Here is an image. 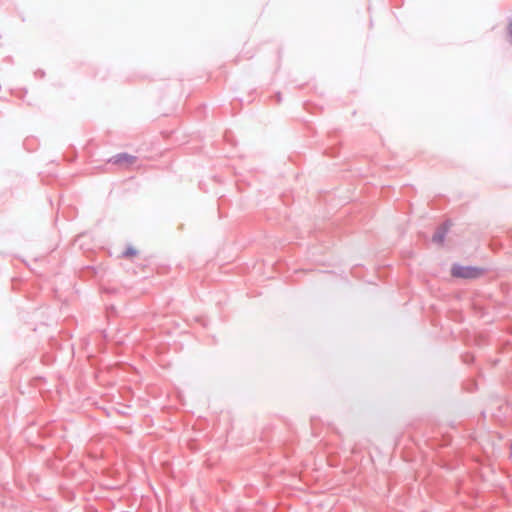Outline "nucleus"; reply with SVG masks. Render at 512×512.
I'll use <instances>...</instances> for the list:
<instances>
[{"mask_svg": "<svg viewBox=\"0 0 512 512\" xmlns=\"http://www.w3.org/2000/svg\"><path fill=\"white\" fill-rule=\"evenodd\" d=\"M451 274L458 278L475 279L482 276L484 270L479 267L454 265L451 269Z\"/></svg>", "mask_w": 512, "mask_h": 512, "instance_id": "f257e3e1", "label": "nucleus"}, {"mask_svg": "<svg viewBox=\"0 0 512 512\" xmlns=\"http://www.w3.org/2000/svg\"><path fill=\"white\" fill-rule=\"evenodd\" d=\"M111 161L116 165L129 167L136 162V157L127 153H120L115 155Z\"/></svg>", "mask_w": 512, "mask_h": 512, "instance_id": "f03ea898", "label": "nucleus"}, {"mask_svg": "<svg viewBox=\"0 0 512 512\" xmlns=\"http://www.w3.org/2000/svg\"><path fill=\"white\" fill-rule=\"evenodd\" d=\"M444 238H445V231H438L437 233L434 234L432 240L433 242L437 243V244H442L443 241H444Z\"/></svg>", "mask_w": 512, "mask_h": 512, "instance_id": "7ed1b4c3", "label": "nucleus"}]
</instances>
